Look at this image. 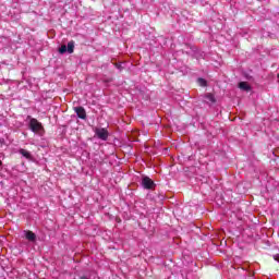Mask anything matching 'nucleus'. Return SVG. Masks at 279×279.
I'll use <instances>...</instances> for the list:
<instances>
[{
  "mask_svg": "<svg viewBox=\"0 0 279 279\" xmlns=\"http://www.w3.org/2000/svg\"><path fill=\"white\" fill-rule=\"evenodd\" d=\"M238 87L240 90H243L244 93H252V86L248 82H240Z\"/></svg>",
  "mask_w": 279,
  "mask_h": 279,
  "instance_id": "nucleus-5",
  "label": "nucleus"
},
{
  "mask_svg": "<svg viewBox=\"0 0 279 279\" xmlns=\"http://www.w3.org/2000/svg\"><path fill=\"white\" fill-rule=\"evenodd\" d=\"M19 154H21V156H23L24 158H26V160H34V156H32V153H29L28 150L21 148L19 150Z\"/></svg>",
  "mask_w": 279,
  "mask_h": 279,
  "instance_id": "nucleus-7",
  "label": "nucleus"
},
{
  "mask_svg": "<svg viewBox=\"0 0 279 279\" xmlns=\"http://www.w3.org/2000/svg\"><path fill=\"white\" fill-rule=\"evenodd\" d=\"M23 234H24L25 239L27 241H29V243H36V233H34L31 230H24Z\"/></svg>",
  "mask_w": 279,
  "mask_h": 279,
  "instance_id": "nucleus-4",
  "label": "nucleus"
},
{
  "mask_svg": "<svg viewBox=\"0 0 279 279\" xmlns=\"http://www.w3.org/2000/svg\"><path fill=\"white\" fill-rule=\"evenodd\" d=\"M5 143L4 138H0V145H3Z\"/></svg>",
  "mask_w": 279,
  "mask_h": 279,
  "instance_id": "nucleus-14",
  "label": "nucleus"
},
{
  "mask_svg": "<svg viewBox=\"0 0 279 279\" xmlns=\"http://www.w3.org/2000/svg\"><path fill=\"white\" fill-rule=\"evenodd\" d=\"M28 120V128L31 131L34 132V134H37V136H43V132H45V129L43 128V124L40 122H38V120L32 118V117H27Z\"/></svg>",
  "mask_w": 279,
  "mask_h": 279,
  "instance_id": "nucleus-1",
  "label": "nucleus"
},
{
  "mask_svg": "<svg viewBox=\"0 0 279 279\" xmlns=\"http://www.w3.org/2000/svg\"><path fill=\"white\" fill-rule=\"evenodd\" d=\"M197 82H198L199 86H203V87H206L208 85V83L204 78H198Z\"/></svg>",
  "mask_w": 279,
  "mask_h": 279,
  "instance_id": "nucleus-11",
  "label": "nucleus"
},
{
  "mask_svg": "<svg viewBox=\"0 0 279 279\" xmlns=\"http://www.w3.org/2000/svg\"><path fill=\"white\" fill-rule=\"evenodd\" d=\"M69 52L68 50V46L66 45H62L60 48H59V53H61V56H64V53Z\"/></svg>",
  "mask_w": 279,
  "mask_h": 279,
  "instance_id": "nucleus-10",
  "label": "nucleus"
},
{
  "mask_svg": "<svg viewBox=\"0 0 279 279\" xmlns=\"http://www.w3.org/2000/svg\"><path fill=\"white\" fill-rule=\"evenodd\" d=\"M2 166H3V161L0 160V167H2Z\"/></svg>",
  "mask_w": 279,
  "mask_h": 279,
  "instance_id": "nucleus-16",
  "label": "nucleus"
},
{
  "mask_svg": "<svg viewBox=\"0 0 279 279\" xmlns=\"http://www.w3.org/2000/svg\"><path fill=\"white\" fill-rule=\"evenodd\" d=\"M74 110L78 119H86V110L84 109V107H74Z\"/></svg>",
  "mask_w": 279,
  "mask_h": 279,
  "instance_id": "nucleus-6",
  "label": "nucleus"
},
{
  "mask_svg": "<svg viewBox=\"0 0 279 279\" xmlns=\"http://www.w3.org/2000/svg\"><path fill=\"white\" fill-rule=\"evenodd\" d=\"M142 186L146 190H151L154 186H156V183H154V180H151L149 177H143Z\"/></svg>",
  "mask_w": 279,
  "mask_h": 279,
  "instance_id": "nucleus-3",
  "label": "nucleus"
},
{
  "mask_svg": "<svg viewBox=\"0 0 279 279\" xmlns=\"http://www.w3.org/2000/svg\"><path fill=\"white\" fill-rule=\"evenodd\" d=\"M204 102L205 104H215V95H213V94L205 95Z\"/></svg>",
  "mask_w": 279,
  "mask_h": 279,
  "instance_id": "nucleus-8",
  "label": "nucleus"
},
{
  "mask_svg": "<svg viewBox=\"0 0 279 279\" xmlns=\"http://www.w3.org/2000/svg\"><path fill=\"white\" fill-rule=\"evenodd\" d=\"M68 53H73L75 51V41L71 40L68 43Z\"/></svg>",
  "mask_w": 279,
  "mask_h": 279,
  "instance_id": "nucleus-9",
  "label": "nucleus"
},
{
  "mask_svg": "<svg viewBox=\"0 0 279 279\" xmlns=\"http://www.w3.org/2000/svg\"><path fill=\"white\" fill-rule=\"evenodd\" d=\"M81 279H90V278H88V277H86V276H83V277H81Z\"/></svg>",
  "mask_w": 279,
  "mask_h": 279,
  "instance_id": "nucleus-15",
  "label": "nucleus"
},
{
  "mask_svg": "<svg viewBox=\"0 0 279 279\" xmlns=\"http://www.w3.org/2000/svg\"><path fill=\"white\" fill-rule=\"evenodd\" d=\"M274 259L279 263V254L274 255Z\"/></svg>",
  "mask_w": 279,
  "mask_h": 279,
  "instance_id": "nucleus-13",
  "label": "nucleus"
},
{
  "mask_svg": "<svg viewBox=\"0 0 279 279\" xmlns=\"http://www.w3.org/2000/svg\"><path fill=\"white\" fill-rule=\"evenodd\" d=\"M95 134L98 138H100V141H108L109 133L107 129L96 128Z\"/></svg>",
  "mask_w": 279,
  "mask_h": 279,
  "instance_id": "nucleus-2",
  "label": "nucleus"
},
{
  "mask_svg": "<svg viewBox=\"0 0 279 279\" xmlns=\"http://www.w3.org/2000/svg\"><path fill=\"white\" fill-rule=\"evenodd\" d=\"M114 66H116V69H118V71H123V64L116 63Z\"/></svg>",
  "mask_w": 279,
  "mask_h": 279,
  "instance_id": "nucleus-12",
  "label": "nucleus"
}]
</instances>
